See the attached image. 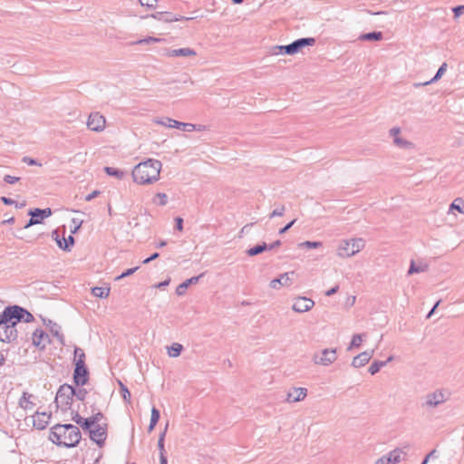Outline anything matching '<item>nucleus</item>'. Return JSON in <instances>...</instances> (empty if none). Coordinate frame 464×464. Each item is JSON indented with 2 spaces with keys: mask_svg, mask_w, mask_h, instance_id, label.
Listing matches in <instances>:
<instances>
[{
  "mask_svg": "<svg viewBox=\"0 0 464 464\" xmlns=\"http://www.w3.org/2000/svg\"><path fill=\"white\" fill-rule=\"evenodd\" d=\"M82 434L73 424H55L50 430L49 440L59 447L74 448L81 441Z\"/></svg>",
  "mask_w": 464,
  "mask_h": 464,
  "instance_id": "obj_1",
  "label": "nucleus"
},
{
  "mask_svg": "<svg viewBox=\"0 0 464 464\" xmlns=\"http://www.w3.org/2000/svg\"><path fill=\"white\" fill-rule=\"evenodd\" d=\"M160 160L149 159L136 165L131 175L134 182L140 185L151 184L160 179Z\"/></svg>",
  "mask_w": 464,
  "mask_h": 464,
  "instance_id": "obj_2",
  "label": "nucleus"
},
{
  "mask_svg": "<svg viewBox=\"0 0 464 464\" xmlns=\"http://www.w3.org/2000/svg\"><path fill=\"white\" fill-rule=\"evenodd\" d=\"M73 393L74 386L68 383L62 384L55 396L54 402L56 403V407H60L63 411L69 410L72 404Z\"/></svg>",
  "mask_w": 464,
  "mask_h": 464,
  "instance_id": "obj_3",
  "label": "nucleus"
},
{
  "mask_svg": "<svg viewBox=\"0 0 464 464\" xmlns=\"http://www.w3.org/2000/svg\"><path fill=\"white\" fill-rule=\"evenodd\" d=\"M5 316L3 312L0 313V342L10 343L14 342L18 337L16 327L11 324Z\"/></svg>",
  "mask_w": 464,
  "mask_h": 464,
  "instance_id": "obj_4",
  "label": "nucleus"
},
{
  "mask_svg": "<svg viewBox=\"0 0 464 464\" xmlns=\"http://www.w3.org/2000/svg\"><path fill=\"white\" fill-rule=\"evenodd\" d=\"M363 246L364 241L362 238H352L341 243L337 254L341 257H349L358 253Z\"/></svg>",
  "mask_w": 464,
  "mask_h": 464,
  "instance_id": "obj_5",
  "label": "nucleus"
},
{
  "mask_svg": "<svg viewBox=\"0 0 464 464\" xmlns=\"http://www.w3.org/2000/svg\"><path fill=\"white\" fill-rule=\"evenodd\" d=\"M449 394L442 390H436L433 392L428 393L424 397V402L421 404L422 408L431 409L440 406L447 401Z\"/></svg>",
  "mask_w": 464,
  "mask_h": 464,
  "instance_id": "obj_6",
  "label": "nucleus"
},
{
  "mask_svg": "<svg viewBox=\"0 0 464 464\" xmlns=\"http://www.w3.org/2000/svg\"><path fill=\"white\" fill-rule=\"evenodd\" d=\"M90 372L86 363L75 362L72 374L73 383L76 387H82L88 383Z\"/></svg>",
  "mask_w": 464,
  "mask_h": 464,
  "instance_id": "obj_7",
  "label": "nucleus"
},
{
  "mask_svg": "<svg viewBox=\"0 0 464 464\" xmlns=\"http://www.w3.org/2000/svg\"><path fill=\"white\" fill-rule=\"evenodd\" d=\"M53 211L50 208H33L28 211V216H30L29 220L24 225V228H28L34 225L42 224L44 218L52 216Z\"/></svg>",
  "mask_w": 464,
  "mask_h": 464,
  "instance_id": "obj_8",
  "label": "nucleus"
},
{
  "mask_svg": "<svg viewBox=\"0 0 464 464\" xmlns=\"http://www.w3.org/2000/svg\"><path fill=\"white\" fill-rule=\"evenodd\" d=\"M406 452L401 449L396 448L388 454L382 456L374 464H398L404 459Z\"/></svg>",
  "mask_w": 464,
  "mask_h": 464,
  "instance_id": "obj_9",
  "label": "nucleus"
},
{
  "mask_svg": "<svg viewBox=\"0 0 464 464\" xmlns=\"http://www.w3.org/2000/svg\"><path fill=\"white\" fill-rule=\"evenodd\" d=\"M107 429L108 425L106 423L95 425L89 432L90 439L99 447H102L107 439Z\"/></svg>",
  "mask_w": 464,
  "mask_h": 464,
  "instance_id": "obj_10",
  "label": "nucleus"
},
{
  "mask_svg": "<svg viewBox=\"0 0 464 464\" xmlns=\"http://www.w3.org/2000/svg\"><path fill=\"white\" fill-rule=\"evenodd\" d=\"M337 359L336 349H324L321 354H314L313 362L315 364L328 366Z\"/></svg>",
  "mask_w": 464,
  "mask_h": 464,
  "instance_id": "obj_11",
  "label": "nucleus"
},
{
  "mask_svg": "<svg viewBox=\"0 0 464 464\" xmlns=\"http://www.w3.org/2000/svg\"><path fill=\"white\" fill-rule=\"evenodd\" d=\"M6 319L15 327L21 322H23V307L17 304L8 305L3 311Z\"/></svg>",
  "mask_w": 464,
  "mask_h": 464,
  "instance_id": "obj_12",
  "label": "nucleus"
},
{
  "mask_svg": "<svg viewBox=\"0 0 464 464\" xmlns=\"http://www.w3.org/2000/svg\"><path fill=\"white\" fill-rule=\"evenodd\" d=\"M87 126L91 130L100 132L105 127V118L99 112H92L88 118Z\"/></svg>",
  "mask_w": 464,
  "mask_h": 464,
  "instance_id": "obj_13",
  "label": "nucleus"
},
{
  "mask_svg": "<svg viewBox=\"0 0 464 464\" xmlns=\"http://www.w3.org/2000/svg\"><path fill=\"white\" fill-rule=\"evenodd\" d=\"M314 302L304 296H298L295 299L292 309L296 313H305L313 308Z\"/></svg>",
  "mask_w": 464,
  "mask_h": 464,
  "instance_id": "obj_14",
  "label": "nucleus"
},
{
  "mask_svg": "<svg viewBox=\"0 0 464 464\" xmlns=\"http://www.w3.org/2000/svg\"><path fill=\"white\" fill-rule=\"evenodd\" d=\"M150 17L161 21L164 23H171V22H177V21H183V20H191V17H185L181 15L174 14L170 12H156L152 14H150Z\"/></svg>",
  "mask_w": 464,
  "mask_h": 464,
  "instance_id": "obj_15",
  "label": "nucleus"
},
{
  "mask_svg": "<svg viewBox=\"0 0 464 464\" xmlns=\"http://www.w3.org/2000/svg\"><path fill=\"white\" fill-rule=\"evenodd\" d=\"M32 340L33 344L40 350H44L50 343L49 335L43 329H36L33 334Z\"/></svg>",
  "mask_w": 464,
  "mask_h": 464,
  "instance_id": "obj_16",
  "label": "nucleus"
},
{
  "mask_svg": "<svg viewBox=\"0 0 464 464\" xmlns=\"http://www.w3.org/2000/svg\"><path fill=\"white\" fill-rule=\"evenodd\" d=\"M155 122L169 128L180 129L184 131H188V129L190 128L189 123L181 122L169 117L162 118Z\"/></svg>",
  "mask_w": 464,
  "mask_h": 464,
  "instance_id": "obj_17",
  "label": "nucleus"
},
{
  "mask_svg": "<svg viewBox=\"0 0 464 464\" xmlns=\"http://www.w3.org/2000/svg\"><path fill=\"white\" fill-rule=\"evenodd\" d=\"M51 416V413H47L45 411H36L34 417V427L40 430H44L49 423Z\"/></svg>",
  "mask_w": 464,
  "mask_h": 464,
  "instance_id": "obj_18",
  "label": "nucleus"
},
{
  "mask_svg": "<svg viewBox=\"0 0 464 464\" xmlns=\"http://www.w3.org/2000/svg\"><path fill=\"white\" fill-rule=\"evenodd\" d=\"M373 350L364 351L358 355L354 356L352 361V366L354 368H360L369 362L373 355Z\"/></svg>",
  "mask_w": 464,
  "mask_h": 464,
  "instance_id": "obj_19",
  "label": "nucleus"
},
{
  "mask_svg": "<svg viewBox=\"0 0 464 464\" xmlns=\"http://www.w3.org/2000/svg\"><path fill=\"white\" fill-rule=\"evenodd\" d=\"M315 44V38L304 37L295 40L291 43L294 53H299L305 46H313Z\"/></svg>",
  "mask_w": 464,
  "mask_h": 464,
  "instance_id": "obj_20",
  "label": "nucleus"
},
{
  "mask_svg": "<svg viewBox=\"0 0 464 464\" xmlns=\"http://www.w3.org/2000/svg\"><path fill=\"white\" fill-rule=\"evenodd\" d=\"M307 395V390L305 388H293L287 393L286 401L288 402H297L303 401Z\"/></svg>",
  "mask_w": 464,
  "mask_h": 464,
  "instance_id": "obj_21",
  "label": "nucleus"
},
{
  "mask_svg": "<svg viewBox=\"0 0 464 464\" xmlns=\"http://www.w3.org/2000/svg\"><path fill=\"white\" fill-rule=\"evenodd\" d=\"M295 272H291V275H294ZM289 275L290 273H284V274H281L279 276V277L277 278H275L273 280L270 281L269 283V286L273 289H277L279 288L280 286H285V285H288L290 284V277H289Z\"/></svg>",
  "mask_w": 464,
  "mask_h": 464,
  "instance_id": "obj_22",
  "label": "nucleus"
},
{
  "mask_svg": "<svg viewBox=\"0 0 464 464\" xmlns=\"http://www.w3.org/2000/svg\"><path fill=\"white\" fill-rule=\"evenodd\" d=\"M202 276H203V274H200L199 276H192V277L185 280L180 285H179L176 288L177 295L181 296V295H185L188 287L191 285L197 284L198 282L199 278Z\"/></svg>",
  "mask_w": 464,
  "mask_h": 464,
  "instance_id": "obj_23",
  "label": "nucleus"
},
{
  "mask_svg": "<svg viewBox=\"0 0 464 464\" xmlns=\"http://www.w3.org/2000/svg\"><path fill=\"white\" fill-rule=\"evenodd\" d=\"M197 53L191 48H179V49H172L169 50L167 55L169 57H179V56H195Z\"/></svg>",
  "mask_w": 464,
  "mask_h": 464,
  "instance_id": "obj_24",
  "label": "nucleus"
},
{
  "mask_svg": "<svg viewBox=\"0 0 464 464\" xmlns=\"http://www.w3.org/2000/svg\"><path fill=\"white\" fill-rule=\"evenodd\" d=\"M383 34L380 31H373L370 33L362 34L359 36V40L361 41H370V42H378L382 40Z\"/></svg>",
  "mask_w": 464,
  "mask_h": 464,
  "instance_id": "obj_25",
  "label": "nucleus"
},
{
  "mask_svg": "<svg viewBox=\"0 0 464 464\" xmlns=\"http://www.w3.org/2000/svg\"><path fill=\"white\" fill-rule=\"evenodd\" d=\"M393 359L392 356H390L388 357V359L386 361H378V360H375L372 362V363L371 364V366L369 367L368 369V372L372 374V375H374L376 374L377 372H380V370L385 366L388 362H390Z\"/></svg>",
  "mask_w": 464,
  "mask_h": 464,
  "instance_id": "obj_26",
  "label": "nucleus"
},
{
  "mask_svg": "<svg viewBox=\"0 0 464 464\" xmlns=\"http://www.w3.org/2000/svg\"><path fill=\"white\" fill-rule=\"evenodd\" d=\"M273 54H286V55H294V52L291 46V44L286 45H276L272 48Z\"/></svg>",
  "mask_w": 464,
  "mask_h": 464,
  "instance_id": "obj_27",
  "label": "nucleus"
},
{
  "mask_svg": "<svg viewBox=\"0 0 464 464\" xmlns=\"http://www.w3.org/2000/svg\"><path fill=\"white\" fill-rule=\"evenodd\" d=\"M160 419V412L156 407L153 406L151 409L150 421L148 427V432H151L154 430Z\"/></svg>",
  "mask_w": 464,
  "mask_h": 464,
  "instance_id": "obj_28",
  "label": "nucleus"
},
{
  "mask_svg": "<svg viewBox=\"0 0 464 464\" xmlns=\"http://www.w3.org/2000/svg\"><path fill=\"white\" fill-rule=\"evenodd\" d=\"M267 250V244L266 242H262L260 244L256 245L253 247H250L246 250V254L249 256H255Z\"/></svg>",
  "mask_w": 464,
  "mask_h": 464,
  "instance_id": "obj_29",
  "label": "nucleus"
},
{
  "mask_svg": "<svg viewBox=\"0 0 464 464\" xmlns=\"http://www.w3.org/2000/svg\"><path fill=\"white\" fill-rule=\"evenodd\" d=\"M31 397V394H29L26 392H24L23 395L19 399V406L24 410L32 409L34 404L33 402L30 401Z\"/></svg>",
  "mask_w": 464,
  "mask_h": 464,
  "instance_id": "obj_30",
  "label": "nucleus"
},
{
  "mask_svg": "<svg viewBox=\"0 0 464 464\" xmlns=\"http://www.w3.org/2000/svg\"><path fill=\"white\" fill-rule=\"evenodd\" d=\"M92 294L99 298H106L110 295L109 287L94 286L92 288Z\"/></svg>",
  "mask_w": 464,
  "mask_h": 464,
  "instance_id": "obj_31",
  "label": "nucleus"
},
{
  "mask_svg": "<svg viewBox=\"0 0 464 464\" xmlns=\"http://www.w3.org/2000/svg\"><path fill=\"white\" fill-rule=\"evenodd\" d=\"M104 171L108 176L115 177L117 179H122L125 176L124 171L112 167H105Z\"/></svg>",
  "mask_w": 464,
  "mask_h": 464,
  "instance_id": "obj_32",
  "label": "nucleus"
},
{
  "mask_svg": "<svg viewBox=\"0 0 464 464\" xmlns=\"http://www.w3.org/2000/svg\"><path fill=\"white\" fill-rule=\"evenodd\" d=\"M427 269H428V265L418 266L415 264V262L413 260H411L407 274H408V276H411L415 273L425 272Z\"/></svg>",
  "mask_w": 464,
  "mask_h": 464,
  "instance_id": "obj_33",
  "label": "nucleus"
},
{
  "mask_svg": "<svg viewBox=\"0 0 464 464\" xmlns=\"http://www.w3.org/2000/svg\"><path fill=\"white\" fill-rule=\"evenodd\" d=\"M50 331L52 334L57 338L59 343L61 344H64V335L61 333V326L58 325L56 323L53 324V326H51Z\"/></svg>",
  "mask_w": 464,
  "mask_h": 464,
  "instance_id": "obj_34",
  "label": "nucleus"
},
{
  "mask_svg": "<svg viewBox=\"0 0 464 464\" xmlns=\"http://www.w3.org/2000/svg\"><path fill=\"white\" fill-rule=\"evenodd\" d=\"M75 244V239L72 235H69L67 238H63V245L61 246V249L65 252H70L72 250V247Z\"/></svg>",
  "mask_w": 464,
  "mask_h": 464,
  "instance_id": "obj_35",
  "label": "nucleus"
},
{
  "mask_svg": "<svg viewBox=\"0 0 464 464\" xmlns=\"http://www.w3.org/2000/svg\"><path fill=\"white\" fill-rule=\"evenodd\" d=\"M168 427H169V422H167L164 430L159 436L158 449L160 450V455L161 454V452L163 453V455H166L164 441H165V436H166Z\"/></svg>",
  "mask_w": 464,
  "mask_h": 464,
  "instance_id": "obj_36",
  "label": "nucleus"
},
{
  "mask_svg": "<svg viewBox=\"0 0 464 464\" xmlns=\"http://www.w3.org/2000/svg\"><path fill=\"white\" fill-rule=\"evenodd\" d=\"M119 384H120V392L121 394L123 401L126 403L130 404L131 401V395H130L129 389L121 381H119Z\"/></svg>",
  "mask_w": 464,
  "mask_h": 464,
  "instance_id": "obj_37",
  "label": "nucleus"
},
{
  "mask_svg": "<svg viewBox=\"0 0 464 464\" xmlns=\"http://www.w3.org/2000/svg\"><path fill=\"white\" fill-rule=\"evenodd\" d=\"M183 350V346L180 343H174L170 347H169L168 353L170 357H178L181 351Z\"/></svg>",
  "mask_w": 464,
  "mask_h": 464,
  "instance_id": "obj_38",
  "label": "nucleus"
},
{
  "mask_svg": "<svg viewBox=\"0 0 464 464\" xmlns=\"http://www.w3.org/2000/svg\"><path fill=\"white\" fill-rule=\"evenodd\" d=\"M450 210H457L459 213H464V200L460 198H456L450 207Z\"/></svg>",
  "mask_w": 464,
  "mask_h": 464,
  "instance_id": "obj_39",
  "label": "nucleus"
},
{
  "mask_svg": "<svg viewBox=\"0 0 464 464\" xmlns=\"http://www.w3.org/2000/svg\"><path fill=\"white\" fill-rule=\"evenodd\" d=\"M447 67H448L447 63H443L440 66V68L438 69V71H437L436 74L434 75V77H433V78H431V79L429 81V82H431V83H432V82H435L439 81V80L442 77V75L445 73V72H446V70H447Z\"/></svg>",
  "mask_w": 464,
  "mask_h": 464,
  "instance_id": "obj_40",
  "label": "nucleus"
},
{
  "mask_svg": "<svg viewBox=\"0 0 464 464\" xmlns=\"http://www.w3.org/2000/svg\"><path fill=\"white\" fill-rule=\"evenodd\" d=\"M322 246H323V243L320 241H304V242L298 244V247H300V248L305 247V248H309V249L318 248V247H321Z\"/></svg>",
  "mask_w": 464,
  "mask_h": 464,
  "instance_id": "obj_41",
  "label": "nucleus"
},
{
  "mask_svg": "<svg viewBox=\"0 0 464 464\" xmlns=\"http://www.w3.org/2000/svg\"><path fill=\"white\" fill-rule=\"evenodd\" d=\"M153 202L159 206H165L168 203V197L165 193L159 192L155 195Z\"/></svg>",
  "mask_w": 464,
  "mask_h": 464,
  "instance_id": "obj_42",
  "label": "nucleus"
},
{
  "mask_svg": "<svg viewBox=\"0 0 464 464\" xmlns=\"http://www.w3.org/2000/svg\"><path fill=\"white\" fill-rule=\"evenodd\" d=\"M84 431L90 432V430L95 426L92 421L91 418H83L81 424L79 425Z\"/></svg>",
  "mask_w": 464,
  "mask_h": 464,
  "instance_id": "obj_43",
  "label": "nucleus"
},
{
  "mask_svg": "<svg viewBox=\"0 0 464 464\" xmlns=\"http://www.w3.org/2000/svg\"><path fill=\"white\" fill-rule=\"evenodd\" d=\"M362 334H357L353 336L352 342L350 343V345L348 347V350H351L353 348H358L361 346V343L362 342Z\"/></svg>",
  "mask_w": 464,
  "mask_h": 464,
  "instance_id": "obj_44",
  "label": "nucleus"
},
{
  "mask_svg": "<svg viewBox=\"0 0 464 464\" xmlns=\"http://www.w3.org/2000/svg\"><path fill=\"white\" fill-rule=\"evenodd\" d=\"M88 394V392L86 389L80 387L79 389H76L74 387V393L73 397H75L79 401H84L86 396Z\"/></svg>",
  "mask_w": 464,
  "mask_h": 464,
  "instance_id": "obj_45",
  "label": "nucleus"
},
{
  "mask_svg": "<svg viewBox=\"0 0 464 464\" xmlns=\"http://www.w3.org/2000/svg\"><path fill=\"white\" fill-rule=\"evenodd\" d=\"M74 356L77 357V360L75 361V362L85 363V353L81 348L75 347Z\"/></svg>",
  "mask_w": 464,
  "mask_h": 464,
  "instance_id": "obj_46",
  "label": "nucleus"
},
{
  "mask_svg": "<svg viewBox=\"0 0 464 464\" xmlns=\"http://www.w3.org/2000/svg\"><path fill=\"white\" fill-rule=\"evenodd\" d=\"M161 39L160 38H156V37H152V36H148L144 39H140L139 41H136L135 44H152V43H158V42H160Z\"/></svg>",
  "mask_w": 464,
  "mask_h": 464,
  "instance_id": "obj_47",
  "label": "nucleus"
},
{
  "mask_svg": "<svg viewBox=\"0 0 464 464\" xmlns=\"http://www.w3.org/2000/svg\"><path fill=\"white\" fill-rule=\"evenodd\" d=\"M142 6L148 9H155L157 7L158 0H139Z\"/></svg>",
  "mask_w": 464,
  "mask_h": 464,
  "instance_id": "obj_48",
  "label": "nucleus"
},
{
  "mask_svg": "<svg viewBox=\"0 0 464 464\" xmlns=\"http://www.w3.org/2000/svg\"><path fill=\"white\" fill-rule=\"evenodd\" d=\"M285 211V208L284 205H281L277 208L274 209L271 214L269 215L270 218H276V217H282Z\"/></svg>",
  "mask_w": 464,
  "mask_h": 464,
  "instance_id": "obj_49",
  "label": "nucleus"
},
{
  "mask_svg": "<svg viewBox=\"0 0 464 464\" xmlns=\"http://www.w3.org/2000/svg\"><path fill=\"white\" fill-rule=\"evenodd\" d=\"M393 142L395 145L401 148H406L411 145V142L407 141L406 140H403L400 137H395L393 140Z\"/></svg>",
  "mask_w": 464,
  "mask_h": 464,
  "instance_id": "obj_50",
  "label": "nucleus"
},
{
  "mask_svg": "<svg viewBox=\"0 0 464 464\" xmlns=\"http://www.w3.org/2000/svg\"><path fill=\"white\" fill-rule=\"evenodd\" d=\"M139 269V266H135V267H132V268H129L127 270H125L124 272H122L119 276L116 277V280H120L121 278H124L126 276H131L132 274H134L137 270Z\"/></svg>",
  "mask_w": 464,
  "mask_h": 464,
  "instance_id": "obj_51",
  "label": "nucleus"
},
{
  "mask_svg": "<svg viewBox=\"0 0 464 464\" xmlns=\"http://www.w3.org/2000/svg\"><path fill=\"white\" fill-rule=\"evenodd\" d=\"M23 322L31 323L34 320V315L25 308L23 307Z\"/></svg>",
  "mask_w": 464,
  "mask_h": 464,
  "instance_id": "obj_52",
  "label": "nucleus"
},
{
  "mask_svg": "<svg viewBox=\"0 0 464 464\" xmlns=\"http://www.w3.org/2000/svg\"><path fill=\"white\" fill-rule=\"evenodd\" d=\"M104 415L102 412L101 411H98L97 413L93 414L92 416H91V420L93 422L94 425H101L99 423V421L103 419Z\"/></svg>",
  "mask_w": 464,
  "mask_h": 464,
  "instance_id": "obj_53",
  "label": "nucleus"
},
{
  "mask_svg": "<svg viewBox=\"0 0 464 464\" xmlns=\"http://www.w3.org/2000/svg\"><path fill=\"white\" fill-rule=\"evenodd\" d=\"M52 238L56 242L57 246L61 248V246L63 245V239L60 238L58 229H54L52 232Z\"/></svg>",
  "mask_w": 464,
  "mask_h": 464,
  "instance_id": "obj_54",
  "label": "nucleus"
},
{
  "mask_svg": "<svg viewBox=\"0 0 464 464\" xmlns=\"http://www.w3.org/2000/svg\"><path fill=\"white\" fill-rule=\"evenodd\" d=\"M189 126H190V128L188 129V132L193 131V130L202 131V130H207L206 125L189 123Z\"/></svg>",
  "mask_w": 464,
  "mask_h": 464,
  "instance_id": "obj_55",
  "label": "nucleus"
},
{
  "mask_svg": "<svg viewBox=\"0 0 464 464\" xmlns=\"http://www.w3.org/2000/svg\"><path fill=\"white\" fill-rule=\"evenodd\" d=\"M454 18H459L464 12V5H457L452 8Z\"/></svg>",
  "mask_w": 464,
  "mask_h": 464,
  "instance_id": "obj_56",
  "label": "nucleus"
},
{
  "mask_svg": "<svg viewBox=\"0 0 464 464\" xmlns=\"http://www.w3.org/2000/svg\"><path fill=\"white\" fill-rule=\"evenodd\" d=\"M23 162L26 163L27 165L29 166H34V165H38V166H41L42 164L41 163H38L36 161V160L33 159V158H30L28 156H25L23 158L22 160Z\"/></svg>",
  "mask_w": 464,
  "mask_h": 464,
  "instance_id": "obj_57",
  "label": "nucleus"
},
{
  "mask_svg": "<svg viewBox=\"0 0 464 464\" xmlns=\"http://www.w3.org/2000/svg\"><path fill=\"white\" fill-rule=\"evenodd\" d=\"M20 179L19 177H14V176H11V175H5L4 177V181L8 183V184H14L16 183L18 180Z\"/></svg>",
  "mask_w": 464,
  "mask_h": 464,
  "instance_id": "obj_58",
  "label": "nucleus"
},
{
  "mask_svg": "<svg viewBox=\"0 0 464 464\" xmlns=\"http://www.w3.org/2000/svg\"><path fill=\"white\" fill-rule=\"evenodd\" d=\"M295 221H296L295 219H293L292 221L287 223L285 227H283L282 228L279 229L278 233L280 235L286 233L293 227V225L295 223Z\"/></svg>",
  "mask_w": 464,
  "mask_h": 464,
  "instance_id": "obj_59",
  "label": "nucleus"
},
{
  "mask_svg": "<svg viewBox=\"0 0 464 464\" xmlns=\"http://www.w3.org/2000/svg\"><path fill=\"white\" fill-rule=\"evenodd\" d=\"M183 218L180 217L175 218V228L179 231L183 230Z\"/></svg>",
  "mask_w": 464,
  "mask_h": 464,
  "instance_id": "obj_60",
  "label": "nucleus"
},
{
  "mask_svg": "<svg viewBox=\"0 0 464 464\" xmlns=\"http://www.w3.org/2000/svg\"><path fill=\"white\" fill-rule=\"evenodd\" d=\"M72 420L76 424L80 425V424H81V422H82V419H83V417H82V416L79 414V412H78V411H72Z\"/></svg>",
  "mask_w": 464,
  "mask_h": 464,
  "instance_id": "obj_61",
  "label": "nucleus"
},
{
  "mask_svg": "<svg viewBox=\"0 0 464 464\" xmlns=\"http://www.w3.org/2000/svg\"><path fill=\"white\" fill-rule=\"evenodd\" d=\"M0 200L6 206H11L15 203L14 199H12L11 198H7L5 196L1 197Z\"/></svg>",
  "mask_w": 464,
  "mask_h": 464,
  "instance_id": "obj_62",
  "label": "nucleus"
},
{
  "mask_svg": "<svg viewBox=\"0 0 464 464\" xmlns=\"http://www.w3.org/2000/svg\"><path fill=\"white\" fill-rule=\"evenodd\" d=\"M101 194V191L100 190H94L92 191V193L88 194L86 197H85V200L86 201H91L92 200L93 198H95L98 195Z\"/></svg>",
  "mask_w": 464,
  "mask_h": 464,
  "instance_id": "obj_63",
  "label": "nucleus"
},
{
  "mask_svg": "<svg viewBox=\"0 0 464 464\" xmlns=\"http://www.w3.org/2000/svg\"><path fill=\"white\" fill-rule=\"evenodd\" d=\"M160 256V254L158 252H155L151 254L148 258L143 260V264H149L150 262L157 259Z\"/></svg>",
  "mask_w": 464,
  "mask_h": 464,
  "instance_id": "obj_64",
  "label": "nucleus"
}]
</instances>
